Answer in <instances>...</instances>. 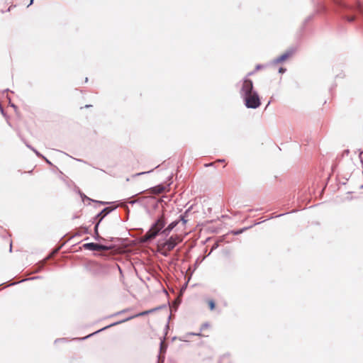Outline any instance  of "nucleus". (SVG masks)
I'll use <instances>...</instances> for the list:
<instances>
[{"label":"nucleus","instance_id":"5","mask_svg":"<svg viewBox=\"0 0 363 363\" xmlns=\"http://www.w3.org/2000/svg\"><path fill=\"white\" fill-rule=\"evenodd\" d=\"M83 247L86 250H97V251L108 250L110 249L107 246H105V245H100V244H97V243H94V242L85 243V244H84Z\"/></svg>","mask_w":363,"mask_h":363},{"label":"nucleus","instance_id":"10","mask_svg":"<svg viewBox=\"0 0 363 363\" xmlns=\"http://www.w3.org/2000/svg\"><path fill=\"white\" fill-rule=\"evenodd\" d=\"M206 303L208 306V308L211 311H213L216 308V303L213 299H208Z\"/></svg>","mask_w":363,"mask_h":363},{"label":"nucleus","instance_id":"13","mask_svg":"<svg viewBox=\"0 0 363 363\" xmlns=\"http://www.w3.org/2000/svg\"><path fill=\"white\" fill-rule=\"evenodd\" d=\"M354 16H352V17H350V18H347V20L349 21H354Z\"/></svg>","mask_w":363,"mask_h":363},{"label":"nucleus","instance_id":"11","mask_svg":"<svg viewBox=\"0 0 363 363\" xmlns=\"http://www.w3.org/2000/svg\"><path fill=\"white\" fill-rule=\"evenodd\" d=\"M108 212V208H104L101 213H100V215L103 214L102 217H104V216H106Z\"/></svg>","mask_w":363,"mask_h":363},{"label":"nucleus","instance_id":"12","mask_svg":"<svg viewBox=\"0 0 363 363\" xmlns=\"http://www.w3.org/2000/svg\"><path fill=\"white\" fill-rule=\"evenodd\" d=\"M285 70H286V69H285L284 68H283V67H280V68H279V72L280 73H284V72H285Z\"/></svg>","mask_w":363,"mask_h":363},{"label":"nucleus","instance_id":"3","mask_svg":"<svg viewBox=\"0 0 363 363\" xmlns=\"http://www.w3.org/2000/svg\"><path fill=\"white\" fill-rule=\"evenodd\" d=\"M243 99L245 106L250 108H257L261 104L259 95L256 91L244 96Z\"/></svg>","mask_w":363,"mask_h":363},{"label":"nucleus","instance_id":"4","mask_svg":"<svg viewBox=\"0 0 363 363\" xmlns=\"http://www.w3.org/2000/svg\"><path fill=\"white\" fill-rule=\"evenodd\" d=\"M253 91V83L252 81L248 79H246L243 81L242 88H241V95L242 97L247 94H250V93L254 92Z\"/></svg>","mask_w":363,"mask_h":363},{"label":"nucleus","instance_id":"8","mask_svg":"<svg viewBox=\"0 0 363 363\" xmlns=\"http://www.w3.org/2000/svg\"><path fill=\"white\" fill-rule=\"evenodd\" d=\"M179 223V220H175L172 222L166 228H164L161 233L165 235H168L169 233L174 228L177 224Z\"/></svg>","mask_w":363,"mask_h":363},{"label":"nucleus","instance_id":"7","mask_svg":"<svg viewBox=\"0 0 363 363\" xmlns=\"http://www.w3.org/2000/svg\"><path fill=\"white\" fill-rule=\"evenodd\" d=\"M165 190V187L162 185H157L156 186H154L152 188H150L149 190H147L150 194H160L163 193Z\"/></svg>","mask_w":363,"mask_h":363},{"label":"nucleus","instance_id":"9","mask_svg":"<svg viewBox=\"0 0 363 363\" xmlns=\"http://www.w3.org/2000/svg\"><path fill=\"white\" fill-rule=\"evenodd\" d=\"M157 308H152V309H150V310H147V311H143V312H140L138 314H135L131 317H129L126 319V320H131L134 318H137V317H140V316H144L145 315H147V314H150V313H153L154 311H157Z\"/></svg>","mask_w":363,"mask_h":363},{"label":"nucleus","instance_id":"6","mask_svg":"<svg viewBox=\"0 0 363 363\" xmlns=\"http://www.w3.org/2000/svg\"><path fill=\"white\" fill-rule=\"evenodd\" d=\"M293 53H294V52L291 50L287 51V52L283 53L282 55H281L279 57H278L275 60V62L277 63L283 62L285 60H288L289 57H291L292 56Z\"/></svg>","mask_w":363,"mask_h":363},{"label":"nucleus","instance_id":"1","mask_svg":"<svg viewBox=\"0 0 363 363\" xmlns=\"http://www.w3.org/2000/svg\"><path fill=\"white\" fill-rule=\"evenodd\" d=\"M183 238L179 235H172L165 242L159 241L157 244V250L162 255L167 256L169 252L172 251L179 243L182 242Z\"/></svg>","mask_w":363,"mask_h":363},{"label":"nucleus","instance_id":"15","mask_svg":"<svg viewBox=\"0 0 363 363\" xmlns=\"http://www.w3.org/2000/svg\"><path fill=\"white\" fill-rule=\"evenodd\" d=\"M33 2V0H30V5H31Z\"/></svg>","mask_w":363,"mask_h":363},{"label":"nucleus","instance_id":"14","mask_svg":"<svg viewBox=\"0 0 363 363\" xmlns=\"http://www.w3.org/2000/svg\"><path fill=\"white\" fill-rule=\"evenodd\" d=\"M145 174V172L138 173V174H135V176L140 175V174Z\"/></svg>","mask_w":363,"mask_h":363},{"label":"nucleus","instance_id":"2","mask_svg":"<svg viewBox=\"0 0 363 363\" xmlns=\"http://www.w3.org/2000/svg\"><path fill=\"white\" fill-rule=\"evenodd\" d=\"M166 224V220L164 215L162 214L152 225L151 228L143 235L142 240L147 242L156 238L159 233L164 228Z\"/></svg>","mask_w":363,"mask_h":363}]
</instances>
